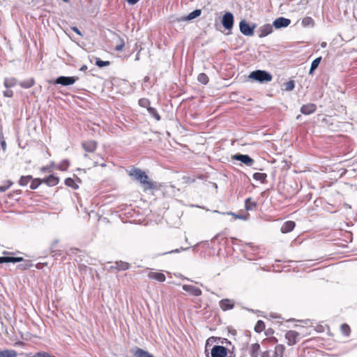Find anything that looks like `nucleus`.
Returning <instances> with one entry per match:
<instances>
[{
  "label": "nucleus",
  "instance_id": "nucleus-35",
  "mask_svg": "<svg viewBox=\"0 0 357 357\" xmlns=\"http://www.w3.org/2000/svg\"><path fill=\"white\" fill-rule=\"evenodd\" d=\"M69 161L68 160H62L57 166V169L61 171H66L69 167Z\"/></svg>",
  "mask_w": 357,
  "mask_h": 357
},
{
  "label": "nucleus",
  "instance_id": "nucleus-42",
  "mask_svg": "<svg viewBox=\"0 0 357 357\" xmlns=\"http://www.w3.org/2000/svg\"><path fill=\"white\" fill-rule=\"evenodd\" d=\"M118 38H119V43L116 45L115 50L118 52H120L123 49L125 43H124V40L121 37L119 36Z\"/></svg>",
  "mask_w": 357,
  "mask_h": 357
},
{
  "label": "nucleus",
  "instance_id": "nucleus-50",
  "mask_svg": "<svg viewBox=\"0 0 357 357\" xmlns=\"http://www.w3.org/2000/svg\"><path fill=\"white\" fill-rule=\"evenodd\" d=\"M73 31L75 32L77 35L82 36L81 31L79 30V29L76 26H74L72 28Z\"/></svg>",
  "mask_w": 357,
  "mask_h": 357
},
{
  "label": "nucleus",
  "instance_id": "nucleus-2",
  "mask_svg": "<svg viewBox=\"0 0 357 357\" xmlns=\"http://www.w3.org/2000/svg\"><path fill=\"white\" fill-rule=\"evenodd\" d=\"M249 78L260 83L268 82L272 80V75L267 71L257 70L252 71L249 75Z\"/></svg>",
  "mask_w": 357,
  "mask_h": 357
},
{
  "label": "nucleus",
  "instance_id": "nucleus-8",
  "mask_svg": "<svg viewBox=\"0 0 357 357\" xmlns=\"http://www.w3.org/2000/svg\"><path fill=\"white\" fill-rule=\"evenodd\" d=\"M222 24L225 29L230 30L234 26V15L230 12H227L222 16Z\"/></svg>",
  "mask_w": 357,
  "mask_h": 357
},
{
  "label": "nucleus",
  "instance_id": "nucleus-39",
  "mask_svg": "<svg viewBox=\"0 0 357 357\" xmlns=\"http://www.w3.org/2000/svg\"><path fill=\"white\" fill-rule=\"evenodd\" d=\"M110 63L108 61H102L100 59H96V65L99 68H103L109 66Z\"/></svg>",
  "mask_w": 357,
  "mask_h": 357
},
{
  "label": "nucleus",
  "instance_id": "nucleus-43",
  "mask_svg": "<svg viewBox=\"0 0 357 357\" xmlns=\"http://www.w3.org/2000/svg\"><path fill=\"white\" fill-rule=\"evenodd\" d=\"M286 91H292L295 86L294 81L290 80L284 84Z\"/></svg>",
  "mask_w": 357,
  "mask_h": 357
},
{
  "label": "nucleus",
  "instance_id": "nucleus-55",
  "mask_svg": "<svg viewBox=\"0 0 357 357\" xmlns=\"http://www.w3.org/2000/svg\"><path fill=\"white\" fill-rule=\"evenodd\" d=\"M114 268H115V266H110V268H109V269H110V270H112V269H114Z\"/></svg>",
  "mask_w": 357,
  "mask_h": 357
},
{
  "label": "nucleus",
  "instance_id": "nucleus-37",
  "mask_svg": "<svg viewBox=\"0 0 357 357\" xmlns=\"http://www.w3.org/2000/svg\"><path fill=\"white\" fill-rule=\"evenodd\" d=\"M197 80L204 84H206L208 82V77L205 73H200L197 77Z\"/></svg>",
  "mask_w": 357,
  "mask_h": 357
},
{
  "label": "nucleus",
  "instance_id": "nucleus-13",
  "mask_svg": "<svg viewBox=\"0 0 357 357\" xmlns=\"http://www.w3.org/2000/svg\"><path fill=\"white\" fill-rule=\"evenodd\" d=\"M219 305L223 311H227L234 308V303L232 300L225 298L219 302Z\"/></svg>",
  "mask_w": 357,
  "mask_h": 357
},
{
  "label": "nucleus",
  "instance_id": "nucleus-56",
  "mask_svg": "<svg viewBox=\"0 0 357 357\" xmlns=\"http://www.w3.org/2000/svg\"><path fill=\"white\" fill-rule=\"evenodd\" d=\"M136 60H139V56H138V54H137L136 56Z\"/></svg>",
  "mask_w": 357,
  "mask_h": 357
},
{
  "label": "nucleus",
  "instance_id": "nucleus-17",
  "mask_svg": "<svg viewBox=\"0 0 357 357\" xmlns=\"http://www.w3.org/2000/svg\"><path fill=\"white\" fill-rule=\"evenodd\" d=\"M295 226H296V224L294 221L289 220V221L285 222L282 225V226L281 227L280 231L283 234L289 233L294 229Z\"/></svg>",
  "mask_w": 357,
  "mask_h": 357
},
{
  "label": "nucleus",
  "instance_id": "nucleus-22",
  "mask_svg": "<svg viewBox=\"0 0 357 357\" xmlns=\"http://www.w3.org/2000/svg\"><path fill=\"white\" fill-rule=\"evenodd\" d=\"M133 355L135 357H154L148 351L143 350L142 349L140 348H137L135 351L133 352Z\"/></svg>",
  "mask_w": 357,
  "mask_h": 357
},
{
  "label": "nucleus",
  "instance_id": "nucleus-7",
  "mask_svg": "<svg viewBox=\"0 0 357 357\" xmlns=\"http://www.w3.org/2000/svg\"><path fill=\"white\" fill-rule=\"evenodd\" d=\"M299 336V333L292 330L288 331L285 333V339L287 340V344L289 346H293L296 344L298 341Z\"/></svg>",
  "mask_w": 357,
  "mask_h": 357
},
{
  "label": "nucleus",
  "instance_id": "nucleus-25",
  "mask_svg": "<svg viewBox=\"0 0 357 357\" xmlns=\"http://www.w3.org/2000/svg\"><path fill=\"white\" fill-rule=\"evenodd\" d=\"M130 268V264L125 261H116L115 263V269L117 271H126Z\"/></svg>",
  "mask_w": 357,
  "mask_h": 357
},
{
  "label": "nucleus",
  "instance_id": "nucleus-33",
  "mask_svg": "<svg viewBox=\"0 0 357 357\" xmlns=\"http://www.w3.org/2000/svg\"><path fill=\"white\" fill-rule=\"evenodd\" d=\"M65 184L74 190H76L79 188L78 185L75 183V180L71 178H67L65 180Z\"/></svg>",
  "mask_w": 357,
  "mask_h": 357
},
{
  "label": "nucleus",
  "instance_id": "nucleus-44",
  "mask_svg": "<svg viewBox=\"0 0 357 357\" xmlns=\"http://www.w3.org/2000/svg\"><path fill=\"white\" fill-rule=\"evenodd\" d=\"M13 183L11 181H7L6 184L0 186V192H3L6 191L13 185Z\"/></svg>",
  "mask_w": 357,
  "mask_h": 357
},
{
  "label": "nucleus",
  "instance_id": "nucleus-58",
  "mask_svg": "<svg viewBox=\"0 0 357 357\" xmlns=\"http://www.w3.org/2000/svg\"><path fill=\"white\" fill-rule=\"evenodd\" d=\"M42 170H43V171H45V167H43Z\"/></svg>",
  "mask_w": 357,
  "mask_h": 357
},
{
  "label": "nucleus",
  "instance_id": "nucleus-1",
  "mask_svg": "<svg viewBox=\"0 0 357 357\" xmlns=\"http://www.w3.org/2000/svg\"><path fill=\"white\" fill-rule=\"evenodd\" d=\"M129 176L139 181L144 187V190H152L155 185L144 172L137 168H132L128 173Z\"/></svg>",
  "mask_w": 357,
  "mask_h": 357
},
{
  "label": "nucleus",
  "instance_id": "nucleus-53",
  "mask_svg": "<svg viewBox=\"0 0 357 357\" xmlns=\"http://www.w3.org/2000/svg\"><path fill=\"white\" fill-rule=\"evenodd\" d=\"M87 69V66L86 65H83L81 68H80V70L81 71H84V70H86Z\"/></svg>",
  "mask_w": 357,
  "mask_h": 357
},
{
  "label": "nucleus",
  "instance_id": "nucleus-26",
  "mask_svg": "<svg viewBox=\"0 0 357 357\" xmlns=\"http://www.w3.org/2000/svg\"><path fill=\"white\" fill-rule=\"evenodd\" d=\"M252 177L255 181L264 183L266 181L267 175L265 173L256 172L253 174Z\"/></svg>",
  "mask_w": 357,
  "mask_h": 357
},
{
  "label": "nucleus",
  "instance_id": "nucleus-41",
  "mask_svg": "<svg viewBox=\"0 0 357 357\" xmlns=\"http://www.w3.org/2000/svg\"><path fill=\"white\" fill-rule=\"evenodd\" d=\"M340 328H341V331L343 335H344L346 336H349V333H350V328H349V325H347V324H343L341 325Z\"/></svg>",
  "mask_w": 357,
  "mask_h": 357
},
{
  "label": "nucleus",
  "instance_id": "nucleus-12",
  "mask_svg": "<svg viewBox=\"0 0 357 357\" xmlns=\"http://www.w3.org/2000/svg\"><path fill=\"white\" fill-rule=\"evenodd\" d=\"M258 31L259 38L266 37L273 32V25L266 24L261 26Z\"/></svg>",
  "mask_w": 357,
  "mask_h": 357
},
{
  "label": "nucleus",
  "instance_id": "nucleus-24",
  "mask_svg": "<svg viewBox=\"0 0 357 357\" xmlns=\"http://www.w3.org/2000/svg\"><path fill=\"white\" fill-rule=\"evenodd\" d=\"M17 352L13 349H5L0 351V357H16Z\"/></svg>",
  "mask_w": 357,
  "mask_h": 357
},
{
  "label": "nucleus",
  "instance_id": "nucleus-48",
  "mask_svg": "<svg viewBox=\"0 0 357 357\" xmlns=\"http://www.w3.org/2000/svg\"><path fill=\"white\" fill-rule=\"evenodd\" d=\"M187 249H188V248H181L180 249H176V250H172V251H169V252H165V254L179 252H180V250H187Z\"/></svg>",
  "mask_w": 357,
  "mask_h": 357
},
{
  "label": "nucleus",
  "instance_id": "nucleus-52",
  "mask_svg": "<svg viewBox=\"0 0 357 357\" xmlns=\"http://www.w3.org/2000/svg\"><path fill=\"white\" fill-rule=\"evenodd\" d=\"M1 146L2 149H3V150H5V149H6V142H5V141H1Z\"/></svg>",
  "mask_w": 357,
  "mask_h": 357
},
{
  "label": "nucleus",
  "instance_id": "nucleus-49",
  "mask_svg": "<svg viewBox=\"0 0 357 357\" xmlns=\"http://www.w3.org/2000/svg\"><path fill=\"white\" fill-rule=\"evenodd\" d=\"M229 214H231V215H234L236 218H238V219H241V220L245 219V216L238 215H236V214H235L234 213H230Z\"/></svg>",
  "mask_w": 357,
  "mask_h": 357
},
{
  "label": "nucleus",
  "instance_id": "nucleus-28",
  "mask_svg": "<svg viewBox=\"0 0 357 357\" xmlns=\"http://www.w3.org/2000/svg\"><path fill=\"white\" fill-rule=\"evenodd\" d=\"M321 61V57L319 56L317 59H315L314 60L312 61V63H311V66H310V71H309V74L310 75H312L314 71L317 68V67L319 66L320 62Z\"/></svg>",
  "mask_w": 357,
  "mask_h": 357
},
{
  "label": "nucleus",
  "instance_id": "nucleus-10",
  "mask_svg": "<svg viewBox=\"0 0 357 357\" xmlns=\"http://www.w3.org/2000/svg\"><path fill=\"white\" fill-rule=\"evenodd\" d=\"M291 23V20L289 19L280 17L275 19L273 23V26L276 29H281L288 26Z\"/></svg>",
  "mask_w": 357,
  "mask_h": 357
},
{
  "label": "nucleus",
  "instance_id": "nucleus-30",
  "mask_svg": "<svg viewBox=\"0 0 357 357\" xmlns=\"http://www.w3.org/2000/svg\"><path fill=\"white\" fill-rule=\"evenodd\" d=\"M34 83H35L34 79L33 78H30V79L22 81L20 83V85L21 87H22L24 89H29V88H31L32 86H33Z\"/></svg>",
  "mask_w": 357,
  "mask_h": 357
},
{
  "label": "nucleus",
  "instance_id": "nucleus-57",
  "mask_svg": "<svg viewBox=\"0 0 357 357\" xmlns=\"http://www.w3.org/2000/svg\"><path fill=\"white\" fill-rule=\"evenodd\" d=\"M39 265H40V264H38L36 265V268H40V267H39Z\"/></svg>",
  "mask_w": 357,
  "mask_h": 357
},
{
  "label": "nucleus",
  "instance_id": "nucleus-5",
  "mask_svg": "<svg viewBox=\"0 0 357 357\" xmlns=\"http://www.w3.org/2000/svg\"><path fill=\"white\" fill-rule=\"evenodd\" d=\"M227 349L223 346L215 345L211 349V357H234L231 355L227 356Z\"/></svg>",
  "mask_w": 357,
  "mask_h": 357
},
{
  "label": "nucleus",
  "instance_id": "nucleus-21",
  "mask_svg": "<svg viewBox=\"0 0 357 357\" xmlns=\"http://www.w3.org/2000/svg\"><path fill=\"white\" fill-rule=\"evenodd\" d=\"M257 204L252 198H247L245 201V207L247 211H254L256 209Z\"/></svg>",
  "mask_w": 357,
  "mask_h": 357
},
{
  "label": "nucleus",
  "instance_id": "nucleus-20",
  "mask_svg": "<svg viewBox=\"0 0 357 357\" xmlns=\"http://www.w3.org/2000/svg\"><path fill=\"white\" fill-rule=\"evenodd\" d=\"M59 179L54 175H50L43 180V182L49 186H54L58 184Z\"/></svg>",
  "mask_w": 357,
  "mask_h": 357
},
{
  "label": "nucleus",
  "instance_id": "nucleus-6",
  "mask_svg": "<svg viewBox=\"0 0 357 357\" xmlns=\"http://www.w3.org/2000/svg\"><path fill=\"white\" fill-rule=\"evenodd\" d=\"M78 79L77 77H65V76H60L57 77L55 81L54 84H61L62 86H69L73 85L75 83V82Z\"/></svg>",
  "mask_w": 357,
  "mask_h": 357
},
{
  "label": "nucleus",
  "instance_id": "nucleus-34",
  "mask_svg": "<svg viewBox=\"0 0 357 357\" xmlns=\"http://www.w3.org/2000/svg\"><path fill=\"white\" fill-rule=\"evenodd\" d=\"M31 180H32V176H22L20 179V181H19V184L21 186H25Z\"/></svg>",
  "mask_w": 357,
  "mask_h": 357
},
{
  "label": "nucleus",
  "instance_id": "nucleus-45",
  "mask_svg": "<svg viewBox=\"0 0 357 357\" xmlns=\"http://www.w3.org/2000/svg\"><path fill=\"white\" fill-rule=\"evenodd\" d=\"M261 357H275V356L273 351L266 350L261 352Z\"/></svg>",
  "mask_w": 357,
  "mask_h": 357
},
{
  "label": "nucleus",
  "instance_id": "nucleus-18",
  "mask_svg": "<svg viewBox=\"0 0 357 357\" xmlns=\"http://www.w3.org/2000/svg\"><path fill=\"white\" fill-rule=\"evenodd\" d=\"M20 262H22V263L17 266V269L20 270V271L28 270L29 268L32 267L33 265L31 260L24 259L23 258H22V260L20 261Z\"/></svg>",
  "mask_w": 357,
  "mask_h": 357
},
{
  "label": "nucleus",
  "instance_id": "nucleus-11",
  "mask_svg": "<svg viewBox=\"0 0 357 357\" xmlns=\"http://www.w3.org/2000/svg\"><path fill=\"white\" fill-rule=\"evenodd\" d=\"M182 288L185 291L195 296H201L202 293L199 288L190 284H183Z\"/></svg>",
  "mask_w": 357,
  "mask_h": 357
},
{
  "label": "nucleus",
  "instance_id": "nucleus-15",
  "mask_svg": "<svg viewBox=\"0 0 357 357\" xmlns=\"http://www.w3.org/2000/svg\"><path fill=\"white\" fill-rule=\"evenodd\" d=\"M147 276L149 279L156 280L158 282H165L166 280L165 275L162 273L149 271Z\"/></svg>",
  "mask_w": 357,
  "mask_h": 357
},
{
  "label": "nucleus",
  "instance_id": "nucleus-14",
  "mask_svg": "<svg viewBox=\"0 0 357 357\" xmlns=\"http://www.w3.org/2000/svg\"><path fill=\"white\" fill-rule=\"evenodd\" d=\"M317 106L314 103H308L303 105L301 107V112L305 115H309L314 113L316 111Z\"/></svg>",
  "mask_w": 357,
  "mask_h": 357
},
{
  "label": "nucleus",
  "instance_id": "nucleus-23",
  "mask_svg": "<svg viewBox=\"0 0 357 357\" xmlns=\"http://www.w3.org/2000/svg\"><path fill=\"white\" fill-rule=\"evenodd\" d=\"M285 349L284 344H277L273 350L275 357H283Z\"/></svg>",
  "mask_w": 357,
  "mask_h": 357
},
{
  "label": "nucleus",
  "instance_id": "nucleus-36",
  "mask_svg": "<svg viewBox=\"0 0 357 357\" xmlns=\"http://www.w3.org/2000/svg\"><path fill=\"white\" fill-rule=\"evenodd\" d=\"M264 328H265L264 322L261 320L257 321V322L255 326V331L257 333H261L264 331Z\"/></svg>",
  "mask_w": 357,
  "mask_h": 357
},
{
  "label": "nucleus",
  "instance_id": "nucleus-38",
  "mask_svg": "<svg viewBox=\"0 0 357 357\" xmlns=\"http://www.w3.org/2000/svg\"><path fill=\"white\" fill-rule=\"evenodd\" d=\"M42 182L43 181L40 178L33 179L30 185V188L32 190L38 188Z\"/></svg>",
  "mask_w": 357,
  "mask_h": 357
},
{
  "label": "nucleus",
  "instance_id": "nucleus-27",
  "mask_svg": "<svg viewBox=\"0 0 357 357\" xmlns=\"http://www.w3.org/2000/svg\"><path fill=\"white\" fill-rule=\"evenodd\" d=\"M260 345L258 343H255L251 345L250 355L251 357H258Z\"/></svg>",
  "mask_w": 357,
  "mask_h": 357
},
{
  "label": "nucleus",
  "instance_id": "nucleus-4",
  "mask_svg": "<svg viewBox=\"0 0 357 357\" xmlns=\"http://www.w3.org/2000/svg\"><path fill=\"white\" fill-rule=\"evenodd\" d=\"M202 13V11L200 9H195L190 13H189L186 16H181L179 17H175L174 18L172 22H184V21H190L192 20L195 19L196 17H199Z\"/></svg>",
  "mask_w": 357,
  "mask_h": 357
},
{
  "label": "nucleus",
  "instance_id": "nucleus-29",
  "mask_svg": "<svg viewBox=\"0 0 357 357\" xmlns=\"http://www.w3.org/2000/svg\"><path fill=\"white\" fill-rule=\"evenodd\" d=\"M301 24L306 27V26H314V20L311 17H305L302 19Z\"/></svg>",
  "mask_w": 357,
  "mask_h": 357
},
{
  "label": "nucleus",
  "instance_id": "nucleus-19",
  "mask_svg": "<svg viewBox=\"0 0 357 357\" xmlns=\"http://www.w3.org/2000/svg\"><path fill=\"white\" fill-rule=\"evenodd\" d=\"M22 260L21 257H0V264L3 263H17Z\"/></svg>",
  "mask_w": 357,
  "mask_h": 357
},
{
  "label": "nucleus",
  "instance_id": "nucleus-32",
  "mask_svg": "<svg viewBox=\"0 0 357 357\" xmlns=\"http://www.w3.org/2000/svg\"><path fill=\"white\" fill-rule=\"evenodd\" d=\"M147 111L149 112V114L153 117L154 119H155L157 121H159L160 120V116L159 115V114L158 113L157 110L154 107H148V109Z\"/></svg>",
  "mask_w": 357,
  "mask_h": 357
},
{
  "label": "nucleus",
  "instance_id": "nucleus-54",
  "mask_svg": "<svg viewBox=\"0 0 357 357\" xmlns=\"http://www.w3.org/2000/svg\"><path fill=\"white\" fill-rule=\"evenodd\" d=\"M321 47H326V42H323V43L321 44Z\"/></svg>",
  "mask_w": 357,
  "mask_h": 357
},
{
  "label": "nucleus",
  "instance_id": "nucleus-47",
  "mask_svg": "<svg viewBox=\"0 0 357 357\" xmlns=\"http://www.w3.org/2000/svg\"><path fill=\"white\" fill-rule=\"evenodd\" d=\"M3 96L5 97L11 98L13 96V92L11 90H6L3 91Z\"/></svg>",
  "mask_w": 357,
  "mask_h": 357
},
{
  "label": "nucleus",
  "instance_id": "nucleus-46",
  "mask_svg": "<svg viewBox=\"0 0 357 357\" xmlns=\"http://www.w3.org/2000/svg\"><path fill=\"white\" fill-rule=\"evenodd\" d=\"M183 180L184 181V182L185 183H194L195 181V178H191L190 176H184L183 177Z\"/></svg>",
  "mask_w": 357,
  "mask_h": 357
},
{
  "label": "nucleus",
  "instance_id": "nucleus-40",
  "mask_svg": "<svg viewBox=\"0 0 357 357\" xmlns=\"http://www.w3.org/2000/svg\"><path fill=\"white\" fill-rule=\"evenodd\" d=\"M139 105L142 107H146L148 109V107L150 106V101L146 98H141L139 100Z\"/></svg>",
  "mask_w": 357,
  "mask_h": 357
},
{
  "label": "nucleus",
  "instance_id": "nucleus-16",
  "mask_svg": "<svg viewBox=\"0 0 357 357\" xmlns=\"http://www.w3.org/2000/svg\"><path fill=\"white\" fill-rule=\"evenodd\" d=\"M82 146V148L85 150V151L92 153L96 149L97 143L94 140H89L84 142Z\"/></svg>",
  "mask_w": 357,
  "mask_h": 357
},
{
  "label": "nucleus",
  "instance_id": "nucleus-9",
  "mask_svg": "<svg viewBox=\"0 0 357 357\" xmlns=\"http://www.w3.org/2000/svg\"><path fill=\"white\" fill-rule=\"evenodd\" d=\"M232 158L234 160L241 161L247 166H252L254 163V160L248 155L236 154L232 156Z\"/></svg>",
  "mask_w": 357,
  "mask_h": 357
},
{
  "label": "nucleus",
  "instance_id": "nucleus-51",
  "mask_svg": "<svg viewBox=\"0 0 357 357\" xmlns=\"http://www.w3.org/2000/svg\"><path fill=\"white\" fill-rule=\"evenodd\" d=\"M128 3L130 5H134L137 3L139 0H126Z\"/></svg>",
  "mask_w": 357,
  "mask_h": 357
},
{
  "label": "nucleus",
  "instance_id": "nucleus-31",
  "mask_svg": "<svg viewBox=\"0 0 357 357\" xmlns=\"http://www.w3.org/2000/svg\"><path fill=\"white\" fill-rule=\"evenodd\" d=\"M17 84V80L15 78H5L3 82V85L6 88H10L15 86Z\"/></svg>",
  "mask_w": 357,
  "mask_h": 357
},
{
  "label": "nucleus",
  "instance_id": "nucleus-3",
  "mask_svg": "<svg viewBox=\"0 0 357 357\" xmlns=\"http://www.w3.org/2000/svg\"><path fill=\"white\" fill-rule=\"evenodd\" d=\"M257 24L255 23L249 24L245 20H242L239 22L240 31L246 36H251L254 34Z\"/></svg>",
  "mask_w": 357,
  "mask_h": 357
}]
</instances>
